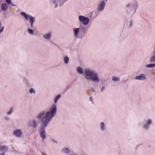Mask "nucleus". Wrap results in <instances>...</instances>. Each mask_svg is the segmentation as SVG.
Wrapping results in <instances>:
<instances>
[{
	"mask_svg": "<svg viewBox=\"0 0 155 155\" xmlns=\"http://www.w3.org/2000/svg\"><path fill=\"white\" fill-rule=\"evenodd\" d=\"M57 109V106L56 105H52L48 110L40 112L37 115L35 118L32 119L30 121L28 122L27 124V126L36 128L41 122V126L38 129V132L40 137L43 140L46 137L45 129L49 122L55 115Z\"/></svg>",
	"mask_w": 155,
	"mask_h": 155,
	"instance_id": "f257e3e1",
	"label": "nucleus"
},
{
	"mask_svg": "<svg viewBox=\"0 0 155 155\" xmlns=\"http://www.w3.org/2000/svg\"><path fill=\"white\" fill-rule=\"evenodd\" d=\"M76 70L80 74L82 75L84 73V77L87 81L95 83H98L100 81L98 73L91 68H86L84 70L81 67H78L77 68Z\"/></svg>",
	"mask_w": 155,
	"mask_h": 155,
	"instance_id": "f03ea898",
	"label": "nucleus"
},
{
	"mask_svg": "<svg viewBox=\"0 0 155 155\" xmlns=\"http://www.w3.org/2000/svg\"><path fill=\"white\" fill-rule=\"evenodd\" d=\"M127 6L128 10L129 11V12L130 14H134L138 7L137 0H133L130 3L128 4Z\"/></svg>",
	"mask_w": 155,
	"mask_h": 155,
	"instance_id": "7ed1b4c3",
	"label": "nucleus"
},
{
	"mask_svg": "<svg viewBox=\"0 0 155 155\" xmlns=\"http://www.w3.org/2000/svg\"><path fill=\"white\" fill-rule=\"evenodd\" d=\"M21 15L24 16L27 20L30 21L31 28H32L33 23L35 21V18L23 12L21 13Z\"/></svg>",
	"mask_w": 155,
	"mask_h": 155,
	"instance_id": "20e7f679",
	"label": "nucleus"
},
{
	"mask_svg": "<svg viewBox=\"0 0 155 155\" xmlns=\"http://www.w3.org/2000/svg\"><path fill=\"white\" fill-rule=\"evenodd\" d=\"M152 119L151 118H148L144 121V124L143 128L146 130H148L150 126L153 124Z\"/></svg>",
	"mask_w": 155,
	"mask_h": 155,
	"instance_id": "39448f33",
	"label": "nucleus"
},
{
	"mask_svg": "<svg viewBox=\"0 0 155 155\" xmlns=\"http://www.w3.org/2000/svg\"><path fill=\"white\" fill-rule=\"evenodd\" d=\"M78 18L79 22L82 23L84 25H87L89 22L90 20L89 18L84 16H79Z\"/></svg>",
	"mask_w": 155,
	"mask_h": 155,
	"instance_id": "423d86ee",
	"label": "nucleus"
},
{
	"mask_svg": "<svg viewBox=\"0 0 155 155\" xmlns=\"http://www.w3.org/2000/svg\"><path fill=\"white\" fill-rule=\"evenodd\" d=\"M52 33L51 32H47L42 35V38L45 40L49 41L51 39Z\"/></svg>",
	"mask_w": 155,
	"mask_h": 155,
	"instance_id": "0eeeda50",
	"label": "nucleus"
},
{
	"mask_svg": "<svg viewBox=\"0 0 155 155\" xmlns=\"http://www.w3.org/2000/svg\"><path fill=\"white\" fill-rule=\"evenodd\" d=\"M106 3L105 1H102L98 5L97 10L98 11L101 12L103 11L105 7Z\"/></svg>",
	"mask_w": 155,
	"mask_h": 155,
	"instance_id": "6e6552de",
	"label": "nucleus"
},
{
	"mask_svg": "<svg viewBox=\"0 0 155 155\" xmlns=\"http://www.w3.org/2000/svg\"><path fill=\"white\" fill-rule=\"evenodd\" d=\"M136 80L144 81L146 79V77L145 74L141 73L135 77Z\"/></svg>",
	"mask_w": 155,
	"mask_h": 155,
	"instance_id": "1a4fd4ad",
	"label": "nucleus"
},
{
	"mask_svg": "<svg viewBox=\"0 0 155 155\" xmlns=\"http://www.w3.org/2000/svg\"><path fill=\"white\" fill-rule=\"evenodd\" d=\"M22 132L21 130L19 129L15 130L13 132L14 135L16 137H20L22 135Z\"/></svg>",
	"mask_w": 155,
	"mask_h": 155,
	"instance_id": "9d476101",
	"label": "nucleus"
},
{
	"mask_svg": "<svg viewBox=\"0 0 155 155\" xmlns=\"http://www.w3.org/2000/svg\"><path fill=\"white\" fill-rule=\"evenodd\" d=\"M80 28H74L73 29V34L75 38H78L79 34L80 32Z\"/></svg>",
	"mask_w": 155,
	"mask_h": 155,
	"instance_id": "9b49d317",
	"label": "nucleus"
},
{
	"mask_svg": "<svg viewBox=\"0 0 155 155\" xmlns=\"http://www.w3.org/2000/svg\"><path fill=\"white\" fill-rule=\"evenodd\" d=\"M2 10L3 11H5L8 8V5L7 3H4L2 4L1 6Z\"/></svg>",
	"mask_w": 155,
	"mask_h": 155,
	"instance_id": "f8f14e48",
	"label": "nucleus"
},
{
	"mask_svg": "<svg viewBox=\"0 0 155 155\" xmlns=\"http://www.w3.org/2000/svg\"><path fill=\"white\" fill-rule=\"evenodd\" d=\"M61 152L63 153L66 154H68L70 153V151L69 149L67 147H65L63 148L61 150Z\"/></svg>",
	"mask_w": 155,
	"mask_h": 155,
	"instance_id": "ddd939ff",
	"label": "nucleus"
},
{
	"mask_svg": "<svg viewBox=\"0 0 155 155\" xmlns=\"http://www.w3.org/2000/svg\"><path fill=\"white\" fill-rule=\"evenodd\" d=\"M111 80L114 82H119L120 80V78L116 76H113L111 78Z\"/></svg>",
	"mask_w": 155,
	"mask_h": 155,
	"instance_id": "4468645a",
	"label": "nucleus"
},
{
	"mask_svg": "<svg viewBox=\"0 0 155 155\" xmlns=\"http://www.w3.org/2000/svg\"><path fill=\"white\" fill-rule=\"evenodd\" d=\"M100 129L102 131H104V130L105 128V126L104 123L102 122L100 123Z\"/></svg>",
	"mask_w": 155,
	"mask_h": 155,
	"instance_id": "2eb2a0df",
	"label": "nucleus"
},
{
	"mask_svg": "<svg viewBox=\"0 0 155 155\" xmlns=\"http://www.w3.org/2000/svg\"><path fill=\"white\" fill-rule=\"evenodd\" d=\"M1 150L3 152L2 153H4L7 150V147L6 146H2L1 148ZM5 155V154H4Z\"/></svg>",
	"mask_w": 155,
	"mask_h": 155,
	"instance_id": "dca6fc26",
	"label": "nucleus"
},
{
	"mask_svg": "<svg viewBox=\"0 0 155 155\" xmlns=\"http://www.w3.org/2000/svg\"><path fill=\"white\" fill-rule=\"evenodd\" d=\"M152 62H153L154 63L153 64H147L145 66V67L147 68H152L155 67V62L154 61H153Z\"/></svg>",
	"mask_w": 155,
	"mask_h": 155,
	"instance_id": "f3484780",
	"label": "nucleus"
},
{
	"mask_svg": "<svg viewBox=\"0 0 155 155\" xmlns=\"http://www.w3.org/2000/svg\"><path fill=\"white\" fill-rule=\"evenodd\" d=\"M127 27L128 28L130 27L133 24V22L131 20H128L126 22Z\"/></svg>",
	"mask_w": 155,
	"mask_h": 155,
	"instance_id": "a211bd4d",
	"label": "nucleus"
},
{
	"mask_svg": "<svg viewBox=\"0 0 155 155\" xmlns=\"http://www.w3.org/2000/svg\"><path fill=\"white\" fill-rule=\"evenodd\" d=\"M63 60L64 63L66 64H67L69 62V58L68 56H65Z\"/></svg>",
	"mask_w": 155,
	"mask_h": 155,
	"instance_id": "6ab92c4d",
	"label": "nucleus"
},
{
	"mask_svg": "<svg viewBox=\"0 0 155 155\" xmlns=\"http://www.w3.org/2000/svg\"><path fill=\"white\" fill-rule=\"evenodd\" d=\"M61 97V95L60 94H58L55 97H54V104H55L58 101V100H59V99Z\"/></svg>",
	"mask_w": 155,
	"mask_h": 155,
	"instance_id": "aec40b11",
	"label": "nucleus"
},
{
	"mask_svg": "<svg viewBox=\"0 0 155 155\" xmlns=\"http://www.w3.org/2000/svg\"><path fill=\"white\" fill-rule=\"evenodd\" d=\"M27 31L28 33L30 35H33L34 33V31L32 29H30L29 27L28 28Z\"/></svg>",
	"mask_w": 155,
	"mask_h": 155,
	"instance_id": "412c9836",
	"label": "nucleus"
},
{
	"mask_svg": "<svg viewBox=\"0 0 155 155\" xmlns=\"http://www.w3.org/2000/svg\"><path fill=\"white\" fill-rule=\"evenodd\" d=\"M12 111L13 109L12 108H11L7 112L6 114L8 115H10L12 114Z\"/></svg>",
	"mask_w": 155,
	"mask_h": 155,
	"instance_id": "4be33fe9",
	"label": "nucleus"
},
{
	"mask_svg": "<svg viewBox=\"0 0 155 155\" xmlns=\"http://www.w3.org/2000/svg\"><path fill=\"white\" fill-rule=\"evenodd\" d=\"M1 22L0 21V33H2L4 30V27L3 26H1Z\"/></svg>",
	"mask_w": 155,
	"mask_h": 155,
	"instance_id": "5701e85b",
	"label": "nucleus"
},
{
	"mask_svg": "<svg viewBox=\"0 0 155 155\" xmlns=\"http://www.w3.org/2000/svg\"><path fill=\"white\" fill-rule=\"evenodd\" d=\"M35 90L33 88H30L29 90V92L31 94H34L35 93Z\"/></svg>",
	"mask_w": 155,
	"mask_h": 155,
	"instance_id": "b1692460",
	"label": "nucleus"
},
{
	"mask_svg": "<svg viewBox=\"0 0 155 155\" xmlns=\"http://www.w3.org/2000/svg\"><path fill=\"white\" fill-rule=\"evenodd\" d=\"M6 3L8 5L11 4V0H5Z\"/></svg>",
	"mask_w": 155,
	"mask_h": 155,
	"instance_id": "393cba45",
	"label": "nucleus"
},
{
	"mask_svg": "<svg viewBox=\"0 0 155 155\" xmlns=\"http://www.w3.org/2000/svg\"><path fill=\"white\" fill-rule=\"evenodd\" d=\"M51 141L53 143H54L56 144H57L58 143L57 141L55 140L54 139H52L51 140Z\"/></svg>",
	"mask_w": 155,
	"mask_h": 155,
	"instance_id": "a878e982",
	"label": "nucleus"
},
{
	"mask_svg": "<svg viewBox=\"0 0 155 155\" xmlns=\"http://www.w3.org/2000/svg\"><path fill=\"white\" fill-rule=\"evenodd\" d=\"M4 118H5V120L6 121H8L9 120V118L7 117H5Z\"/></svg>",
	"mask_w": 155,
	"mask_h": 155,
	"instance_id": "bb28decb",
	"label": "nucleus"
},
{
	"mask_svg": "<svg viewBox=\"0 0 155 155\" xmlns=\"http://www.w3.org/2000/svg\"><path fill=\"white\" fill-rule=\"evenodd\" d=\"M105 89V87L104 86H103L102 87L101 89V91L102 92H103Z\"/></svg>",
	"mask_w": 155,
	"mask_h": 155,
	"instance_id": "cd10ccee",
	"label": "nucleus"
},
{
	"mask_svg": "<svg viewBox=\"0 0 155 155\" xmlns=\"http://www.w3.org/2000/svg\"><path fill=\"white\" fill-rule=\"evenodd\" d=\"M90 90H91V91L93 92H94L95 91L94 89L92 87H91V88Z\"/></svg>",
	"mask_w": 155,
	"mask_h": 155,
	"instance_id": "c85d7f7f",
	"label": "nucleus"
},
{
	"mask_svg": "<svg viewBox=\"0 0 155 155\" xmlns=\"http://www.w3.org/2000/svg\"><path fill=\"white\" fill-rule=\"evenodd\" d=\"M89 100L91 101H93V99L91 97H90L89 98Z\"/></svg>",
	"mask_w": 155,
	"mask_h": 155,
	"instance_id": "c756f323",
	"label": "nucleus"
},
{
	"mask_svg": "<svg viewBox=\"0 0 155 155\" xmlns=\"http://www.w3.org/2000/svg\"><path fill=\"white\" fill-rule=\"evenodd\" d=\"M11 5L12 6H16V5H15L13 4L11 2Z\"/></svg>",
	"mask_w": 155,
	"mask_h": 155,
	"instance_id": "7c9ffc66",
	"label": "nucleus"
},
{
	"mask_svg": "<svg viewBox=\"0 0 155 155\" xmlns=\"http://www.w3.org/2000/svg\"><path fill=\"white\" fill-rule=\"evenodd\" d=\"M0 155H4V153H2L0 154Z\"/></svg>",
	"mask_w": 155,
	"mask_h": 155,
	"instance_id": "2f4dec72",
	"label": "nucleus"
},
{
	"mask_svg": "<svg viewBox=\"0 0 155 155\" xmlns=\"http://www.w3.org/2000/svg\"><path fill=\"white\" fill-rule=\"evenodd\" d=\"M44 155H47L46 153H45Z\"/></svg>",
	"mask_w": 155,
	"mask_h": 155,
	"instance_id": "473e14b6",
	"label": "nucleus"
},
{
	"mask_svg": "<svg viewBox=\"0 0 155 155\" xmlns=\"http://www.w3.org/2000/svg\"><path fill=\"white\" fill-rule=\"evenodd\" d=\"M105 1H107V0H105Z\"/></svg>",
	"mask_w": 155,
	"mask_h": 155,
	"instance_id": "72a5a7b5",
	"label": "nucleus"
}]
</instances>
